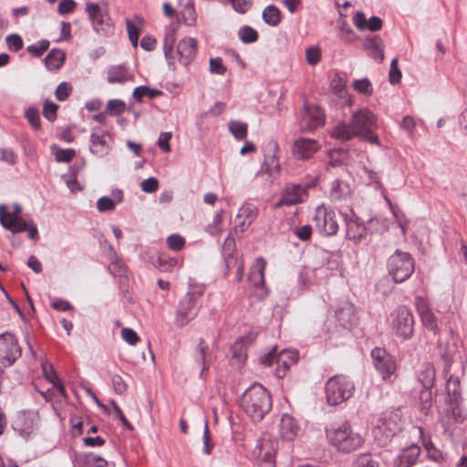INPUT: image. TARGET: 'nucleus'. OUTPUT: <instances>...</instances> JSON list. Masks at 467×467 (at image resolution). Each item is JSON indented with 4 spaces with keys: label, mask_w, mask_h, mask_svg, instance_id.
Wrapping results in <instances>:
<instances>
[{
    "label": "nucleus",
    "mask_w": 467,
    "mask_h": 467,
    "mask_svg": "<svg viewBox=\"0 0 467 467\" xmlns=\"http://www.w3.org/2000/svg\"><path fill=\"white\" fill-rule=\"evenodd\" d=\"M25 116L35 130H40V117L38 110L36 109L29 108L28 109H26Z\"/></svg>",
    "instance_id": "nucleus-56"
},
{
    "label": "nucleus",
    "mask_w": 467,
    "mask_h": 467,
    "mask_svg": "<svg viewBox=\"0 0 467 467\" xmlns=\"http://www.w3.org/2000/svg\"><path fill=\"white\" fill-rule=\"evenodd\" d=\"M86 12L91 21L93 29L97 33L107 35L113 30V24L108 13L103 11L98 4H87Z\"/></svg>",
    "instance_id": "nucleus-15"
},
{
    "label": "nucleus",
    "mask_w": 467,
    "mask_h": 467,
    "mask_svg": "<svg viewBox=\"0 0 467 467\" xmlns=\"http://www.w3.org/2000/svg\"><path fill=\"white\" fill-rule=\"evenodd\" d=\"M201 296V292L194 291L187 293L181 299L175 317V322L179 327L187 325L197 316Z\"/></svg>",
    "instance_id": "nucleus-9"
},
{
    "label": "nucleus",
    "mask_w": 467,
    "mask_h": 467,
    "mask_svg": "<svg viewBox=\"0 0 467 467\" xmlns=\"http://www.w3.org/2000/svg\"><path fill=\"white\" fill-rule=\"evenodd\" d=\"M420 410L424 415H428L432 407L431 388H423L419 395Z\"/></svg>",
    "instance_id": "nucleus-42"
},
{
    "label": "nucleus",
    "mask_w": 467,
    "mask_h": 467,
    "mask_svg": "<svg viewBox=\"0 0 467 467\" xmlns=\"http://www.w3.org/2000/svg\"><path fill=\"white\" fill-rule=\"evenodd\" d=\"M401 430V419L398 413L391 412L381 417L373 428L375 440L380 446L387 445Z\"/></svg>",
    "instance_id": "nucleus-7"
},
{
    "label": "nucleus",
    "mask_w": 467,
    "mask_h": 467,
    "mask_svg": "<svg viewBox=\"0 0 467 467\" xmlns=\"http://www.w3.org/2000/svg\"><path fill=\"white\" fill-rule=\"evenodd\" d=\"M420 454V448L418 445H410L404 448L396 456L394 461L395 467H412Z\"/></svg>",
    "instance_id": "nucleus-25"
},
{
    "label": "nucleus",
    "mask_w": 467,
    "mask_h": 467,
    "mask_svg": "<svg viewBox=\"0 0 467 467\" xmlns=\"http://www.w3.org/2000/svg\"><path fill=\"white\" fill-rule=\"evenodd\" d=\"M326 436L330 445L345 453L359 449L364 443L363 436L354 431L350 424L346 421L327 427Z\"/></svg>",
    "instance_id": "nucleus-2"
},
{
    "label": "nucleus",
    "mask_w": 467,
    "mask_h": 467,
    "mask_svg": "<svg viewBox=\"0 0 467 467\" xmlns=\"http://www.w3.org/2000/svg\"><path fill=\"white\" fill-rule=\"evenodd\" d=\"M179 23H171L165 28L163 39V51L170 67H174L173 47L176 41V34Z\"/></svg>",
    "instance_id": "nucleus-24"
},
{
    "label": "nucleus",
    "mask_w": 467,
    "mask_h": 467,
    "mask_svg": "<svg viewBox=\"0 0 467 467\" xmlns=\"http://www.w3.org/2000/svg\"><path fill=\"white\" fill-rule=\"evenodd\" d=\"M352 467H379V464L370 454L366 453L358 455L354 461Z\"/></svg>",
    "instance_id": "nucleus-51"
},
{
    "label": "nucleus",
    "mask_w": 467,
    "mask_h": 467,
    "mask_svg": "<svg viewBox=\"0 0 467 467\" xmlns=\"http://www.w3.org/2000/svg\"><path fill=\"white\" fill-rule=\"evenodd\" d=\"M316 230L324 236H333L338 231V223L333 210L320 205L317 207L313 218Z\"/></svg>",
    "instance_id": "nucleus-11"
},
{
    "label": "nucleus",
    "mask_w": 467,
    "mask_h": 467,
    "mask_svg": "<svg viewBox=\"0 0 467 467\" xmlns=\"http://www.w3.org/2000/svg\"><path fill=\"white\" fill-rule=\"evenodd\" d=\"M447 393L451 403H457L461 395V381L457 376L450 375L446 383Z\"/></svg>",
    "instance_id": "nucleus-38"
},
{
    "label": "nucleus",
    "mask_w": 467,
    "mask_h": 467,
    "mask_svg": "<svg viewBox=\"0 0 467 467\" xmlns=\"http://www.w3.org/2000/svg\"><path fill=\"white\" fill-rule=\"evenodd\" d=\"M325 124V113L317 105L305 104L301 117V128L304 131H314Z\"/></svg>",
    "instance_id": "nucleus-17"
},
{
    "label": "nucleus",
    "mask_w": 467,
    "mask_h": 467,
    "mask_svg": "<svg viewBox=\"0 0 467 467\" xmlns=\"http://www.w3.org/2000/svg\"><path fill=\"white\" fill-rule=\"evenodd\" d=\"M241 407L254 421H260L272 408L269 391L261 384H252L243 394Z\"/></svg>",
    "instance_id": "nucleus-1"
},
{
    "label": "nucleus",
    "mask_w": 467,
    "mask_h": 467,
    "mask_svg": "<svg viewBox=\"0 0 467 467\" xmlns=\"http://www.w3.org/2000/svg\"><path fill=\"white\" fill-rule=\"evenodd\" d=\"M238 36L241 41L245 44L254 43L259 37L257 31L249 26L241 27Z\"/></svg>",
    "instance_id": "nucleus-46"
},
{
    "label": "nucleus",
    "mask_w": 467,
    "mask_h": 467,
    "mask_svg": "<svg viewBox=\"0 0 467 467\" xmlns=\"http://www.w3.org/2000/svg\"><path fill=\"white\" fill-rule=\"evenodd\" d=\"M177 264V260L171 257H169L168 255L164 254H161L158 255L156 261L154 262V265L161 270V271H169L173 266H175Z\"/></svg>",
    "instance_id": "nucleus-48"
},
{
    "label": "nucleus",
    "mask_w": 467,
    "mask_h": 467,
    "mask_svg": "<svg viewBox=\"0 0 467 467\" xmlns=\"http://www.w3.org/2000/svg\"><path fill=\"white\" fill-rule=\"evenodd\" d=\"M49 47V41L47 39L40 40L37 44L30 45L26 47V50L31 55L39 57H41Z\"/></svg>",
    "instance_id": "nucleus-50"
},
{
    "label": "nucleus",
    "mask_w": 467,
    "mask_h": 467,
    "mask_svg": "<svg viewBox=\"0 0 467 467\" xmlns=\"http://www.w3.org/2000/svg\"><path fill=\"white\" fill-rule=\"evenodd\" d=\"M321 149V144L314 139L298 138L291 147L292 155L297 160H309Z\"/></svg>",
    "instance_id": "nucleus-18"
},
{
    "label": "nucleus",
    "mask_w": 467,
    "mask_h": 467,
    "mask_svg": "<svg viewBox=\"0 0 467 467\" xmlns=\"http://www.w3.org/2000/svg\"><path fill=\"white\" fill-rule=\"evenodd\" d=\"M65 53L58 48H53L45 57L46 67L49 70H57L61 67L65 61Z\"/></svg>",
    "instance_id": "nucleus-35"
},
{
    "label": "nucleus",
    "mask_w": 467,
    "mask_h": 467,
    "mask_svg": "<svg viewBox=\"0 0 467 467\" xmlns=\"http://www.w3.org/2000/svg\"><path fill=\"white\" fill-rule=\"evenodd\" d=\"M131 78L132 76L123 65H118L109 69L107 80L110 84H123L131 79Z\"/></svg>",
    "instance_id": "nucleus-31"
},
{
    "label": "nucleus",
    "mask_w": 467,
    "mask_h": 467,
    "mask_svg": "<svg viewBox=\"0 0 467 467\" xmlns=\"http://www.w3.org/2000/svg\"><path fill=\"white\" fill-rule=\"evenodd\" d=\"M207 345L204 343V340L202 338L199 339L198 345L195 349L194 354V360L195 362L202 366V370L200 373V377H202V374L205 370H208L209 366L207 364L206 360V351H207Z\"/></svg>",
    "instance_id": "nucleus-39"
},
{
    "label": "nucleus",
    "mask_w": 467,
    "mask_h": 467,
    "mask_svg": "<svg viewBox=\"0 0 467 467\" xmlns=\"http://www.w3.org/2000/svg\"><path fill=\"white\" fill-rule=\"evenodd\" d=\"M351 124L357 137H363L371 143L379 144V137L373 132L377 125V118L372 111L362 109L354 112L351 117Z\"/></svg>",
    "instance_id": "nucleus-5"
},
{
    "label": "nucleus",
    "mask_w": 467,
    "mask_h": 467,
    "mask_svg": "<svg viewBox=\"0 0 467 467\" xmlns=\"http://www.w3.org/2000/svg\"><path fill=\"white\" fill-rule=\"evenodd\" d=\"M234 10L239 14H245L252 6V0H228Z\"/></svg>",
    "instance_id": "nucleus-63"
},
{
    "label": "nucleus",
    "mask_w": 467,
    "mask_h": 467,
    "mask_svg": "<svg viewBox=\"0 0 467 467\" xmlns=\"http://www.w3.org/2000/svg\"><path fill=\"white\" fill-rule=\"evenodd\" d=\"M349 193V189L348 184L339 180H335L332 182L331 190H330V197L334 201H339Z\"/></svg>",
    "instance_id": "nucleus-41"
},
{
    "label": "nucleus",
    "mask_w": 467,
    "mask_h": 467,
    "mask_svg": "<svg viewBox=\"0 0 467 467\" xmlns=\"http://www.w3.org/2000/svg\"><path fill=\"white\" fill-rule=\"evenodd\" d=\"M419 380L423 388H432L435 381V368L431 363H424L419 372Z\"/></svg>",
    "instance_id": "nucleus-36"
},
{
    "label": "nucleus",
    "mask_w": 467,
    "mask_h": 467,
    "mask_svg": "<svg viewBox=\"0 0 467 467\" xmlns=\"http://www.w3.org/2000/svg\"><path fill=\"white\" fill-rule=\"evenodd\" d=\"M111 141L112 138L109 132L94 129L90 134V151L99 157H104L110 150Z\"/></svg>",
    "instance_id": "nucleus-20"
},
{
    "label": "nucleus",
    "mask_w": 467,
    "mask_h": 467,
    "mask_svg": "<svg viewBox=\"0 0 467 467\" xmlns=\"http://www.w3.org/2000/svg\"><path fill=\"white\" fill-rule=\"evenodd\" d=\"M416 306L423 327L432 331L434 334H437L439 332L437 317L431 310L425 300L418 297Z\"/></svg>",
    "instance_id": "nucleus-23"
},
{
    "label": "nucleus",
    "mask_w": 467,
    "mask_h": 467,
    "mask_svg": "<svg viewBox=\"0 0 467 467\" xmlns=\"http://www.w3.org/2000/svg\"><path fill=\"white\" fill-rule=\"evenodd\" d=\"M182 5L180 11L183 23L188 26H193L196 24L197 15L192 0H178Z\"/></svg>",
    "instance_id": "nucleus-32"
},
{
    "label": "nucleus",
    "mask_w": 467,
    "mask_h": 467,
    "mask_svg": "<svg viewBox=\"0 0 467 467\" xmlns=\"http://www.w3.org/2000/svg\"><path fill=\"white\" fill-rule=\"evenodd\" d=\"M275 348L261 357V363L265 365H272L276 362L275 376L282 379L285 376L286 370L298 359V354L295 350L283 349L279 354L275 353Z\"/></svg>",
    "instance_id": "nucleus-10"
},
{
    "label": "nucleus",
    "mask_w": 467,
    "mask_h": 467,
    "mask_svg": "<svg viewBox=\"0 0 467 467\" xmlns=\"http://www.w3.org/2000/svg\"><path fill=\"white\" fill-rule=\"evenodd\" d=\"M415 127L416 122L414 119L409 115L403 117L401 122L400 123V128L404 130L410 138L414 136Z\"/></svg>",
    "instance_id": "nucleus-52"
},
{
    "label": "nucleus",
    "mask_w": 467,
    "mask_h": 467,
    "mask_svg": "<svg viewBox=\"0 0 467 467\" xmlns=\"http://www.w3.org/2000/svg\"><path fill=\"white\" fill-rule=\"evenodd\" d=\"M7 216H9V213L6 205L0 204V223L5 229L14 234L27 230L28 224L23 218L15 216L7 219Z\"/></svg>",
    "instance_id": "nucleus-22"
},
{
    "label": "nucleus",
    "mask_w": 467,
    "mask_h": 467,
    "mask_svg": "<svg viewBox=\"0 0 467 467\" xmlns=\"http://www.w3.org/2000/svg\"><path fill=\"white\" fill-rule=\"evenodd\" d=\"M58 106L53 102L46 100L43 108V116L49 121H54L57 118Z\"/></svg>",
    "instance_id": "nucleus-59"
},
{
    "label": "nucleus",
    "mask_w": 467,
    "mask_h": 467,
    "mask_svg": "<svg viewBox=\"0 0 467 467\" xmlns=\"http://www.w3.org/2000/svg\"><path fill=\"white\" fill-rule=\"evenodd\" d=\"M346 236L348 240L354 242L355 244H359L368 234V229L357 215L351 211V214H345Z\"/></svg>",
    "instance_id": "nucleus-19"
},
{
    "label": "nucleus",
    "mask_w": 467,
    "mask_h": 467,
    "mask_svg": "<svg viewBox=\"0 0 467 467\" xmlns=\"http://www.w3.org/2000/svg\"><path fill=\"white\" fill-rule=\"evenodd\" d=\"M388 270L396 283H402L414 273V259L410 254L397 249L388 259Z\"/></svg>",
    "instance_id": "nucleus-4"
},
{
    "label": "nucleus",
    "mask_w": 467,
    "mask_h": 467,
    "mask_svg": "<svg viewBox=\"0 0 467 467\" xmlns=\"http://www.w3.org/2000/svg\"><path fill=\"white\" fill-rule=\"evenodd\" d=\"M76 151L73 149H63L57 150L55 153L56 161L58 162H69L74 156Z\"/></svg>",
    "instance_id": "nucleus-62"
},
{
    "label": "nucleus",
    "mask_w": 467,
    "mask_h": 467,
    "mask_svg": "<svg viewBox=\"0 0 467 467\" xmlns=\"http://www.w3.org/2000/svg\"><path fill=\"white\" fill-rule=\"evenodd\" d=\"M305 194V189L301 185L294 184L288 186L286 187L285 194L282 196L275 206H292L302 202Z\"/></svg>",
    "instance_id": "nucleus-26"
},
{
    "label": "nucleus",
    "mask_w": 467,
    "mask_h": 467,
    "mask_svg": "<svg viewBox=\"0 0 467 467\" xmlns=\"http://www.w3.org/2000/svg\"><path fill=\"white\" fill-rule=\"evenodd\" d=\"M37 423V413L31 410H22L16 413L12 427L22 438L28 439L36 431Z\"/></svg>",
    "instance_id": "nucleus-14"
},
{
    "label": "nucleus",
    "mask_w": 467,
    "mask_h": 467,
    "mask_svg": "<svg viewBox=\"0 0 467 467\" xmlns=\"http://www.w3.org/2000/svg\"><path fill=\"white\" fill-rule=\"evenodd\" d=\"M264 161L257 174L265 173L272 180L281 172L280 148L275 140H268L263 147Z\"/></svg>",
    "instance_id": "nucleus-8"
},
{
    "label": "nucleus",
    "mask_w": 467,
    "mask_h": 467,
    "mask_svg": "<svg viewBox=\"0 0 467 467\" xmlns=\"http://www.w3.org/2000/svg\"><path fill=\"white\" fill-rule=\"evenodd\" d=\"M371 358L375 368L383 380L389 379L396 371V359L385 348H375L371 350Z\"/></svg>",
    "instance_id": "nucleus-13"
},
{
    "label": "nucleus",
    "mask_w": 467,
    "mask_h": 467,
    "mask_svg": "<svg viewBox=\"0 0 467 467\" xmlns=\"http://www.w3.org/2000/svg\"><path fill=\"white\" fill-rule=\"evenodd\" d=\"M299 427L296 420L288 415L284 414L280 420V435L285 441H293L298 434Z\"/></svg>",
    "instance_id": "nucleus-28"
},
{
    "label": "nucleus",
    "mask_w": 467,
    "mask_h": 467,
    "mask_svg": "<svg viewBox=\"0 0 467 467\" xmlns=\"http://www.w3.org/2000/svg\"><path fill=\"white\" fill-rule=\"evenodd\" d=\"M162 95V91L156 89V88H150L147 86H139L133 90V98L137 101H141L143 97H148L149 99H154L156 97H159Z\"/></svg>",
    "instance_id": "nucleus-43"
},
{
    "label": "nucleus",
    "mask_w": 467,
    "mask_h": 467,
    "mask_svg": "<svg viewBox=\"0 0 467 467\" xmlns=\"http://www.w3.org/2000/svg\"><path fill=\"white\" fill-rule=\"evenodd\" d=\"M126 105L121 99H110L106 106V113L109 116H117L125 111Z\"/></svg>",
    "instance_id": "nucleus-47"
},
{
    "label": "nucleus",
    "mask_w": 467,
    "mask_h": 467,
    "mask_svg": "<svg viewBox=\"0 0 467 467\" xmlns=\"http://www.w3.org/2000/svg\"><path fill=\"white\" fill-rule=\"evenodd\" d=\"M262 17L268 26H276L281 21V12L275 5H269L263 10Z\"/></svg>",
    "instance_id": "nucleus-40"
},
{
    "label": "nucleus",
    "mask_w": 467,
    "mask_h": 467,
    "mask_svg": "<svg viewBox=\"0 0 467 467\" xmlns=\"http://www.w3.org/2000/svg\"><path fill=\"white\" fill-rule=\"evenodd\" d=\"M5 41H6L8 48L11 51L18 52L19 50H21L23 48V46H24L23 40H22L21 36L17 34H11V35L7 36L5 38Z\"/></svg>",
    "instance_id": "nucleus-53"
},
{
    "label": "nucleus",
    "mask_w": 467,
    "mask_h": 467,
    "mask_svg": "<svg viewBox=\"0 0 467 467\" xmlns=\"http://www.w3.org/2000/svg\"><path fill=\"white\" fill-rule=\"evenodd\" d=\"M353 88L356 91L364 95L369 96L373 93L372 84L367 78L355 80L353 83Z\"/></svg>",
    "instance_id": "nucleus-49"
},
{
    "label": "nucleus",
    "mask_w": 467,
    "mask_h": 467,
    "mask_svg": "<svg viewBox=\"0 0 467 467\" xmlns=\"http://www.w3.org/2000/svg\"><path fill=\"white\" fill-rule=\"evenodd\" d=\"M168 246L174 251H180L185 244V240L180 234H173L167 238Z\"/></svg>",
    "instance_id": "nucleus-57"
},
{
    "label": "nucleus",
    "mask_w": 467,
    "mask_h": 467,
    "mask_svg": "<svg viewBox=\"0 0 467 467\" xmlns=\"http://www.w3.org/2000/svg\"><path fill=\"white\" fill-rule=\"evenodd\" d=\"M391 330L401 340H408L414 334V317L405 306H398L390 315Z\"/></svg>",
    "instance_id": "nucleus-6"
},
{
    "label": "nucleus",
    "mask_w": 467,
    "mask_h": 467,
    "mask_svg": "<svg viewBox=\"0 0 467 467\" xmlns=\"http://www.w3.org/2000/svg\"><path fill=\"white\" fill-rule=\"evenodd\" d=\"M336 317L344 328L350 329L357 322L354 306L349 303H344L337 311Z\"/></svg>",
    "instance_id": "nucleus-27"
},
{
    "label": "nucleus",
    "mask_w": 467,
    "mask_h": 467,
    "mask_svg": "<svg viewBox=\"0 0 467 467\" xmlns=\"http://www.w3.org/2000/svg\"><path fill=\"white\" fill-rule=\"evenodd\" d=\"M202 439H203L202 452L204 454L209 455V454L212 453V451H213V448L214 446V443L212 441L207 421L204 422V430H203V437H202Z\"/></svg>",
    "instance_id": "nucleus-58"
},
{
    "label": "nucleus",
    "mask_w": 467,
    "mask_h": 467,
    "mask_svg": "<svg viewBox=\"0 0 467 467\" xmlns=\"http://www.w3.org/2000/svg\"><path fill=\"white\" fill-rule=\"evenodd\" d=\"M84 462L87 464L90 465V467H107L108 466V462L105 459H103L92 452H89V453H87L84 455Z\"/></svg>",
    "instance_id": "nucleus-54"
},
{
    "label": "nucleus",
    "mask_w": 467,
    "mask_h": 467,
    "mask_svg": "<svg viewBox=\"0 0 467 467\" xmlns=\"http://www.w3.org/2000/svg\"><path fill=\"white\" fill-rule=\"evenodd\" d=\"M365 47L368 52V56L375 60L381 62L384 58L383 41L378 36L368 37L365 42Z\"/></svg>",
    "instance_id": "nucleus-30"
},
{
    "label": "nucleus",
    "mask_w": 467,
    "mask_h": 467,
    "mask_svg": "<svg viewBox=\"0 0 467 467\" xmlns=\"http://www.w3.org/2000/svg\"><path fill=\"white\" fill-rule=\"evenodd\" d=\"M72 92V86L67 82H61L55 92L57 100L64 101Z\"/></svg>",
    "instance_id": "nucleus-55"
},
{
    "label": "nucleus",
    "mask_w": 467,
    "mask_h": 467,
    "mask_svg": "<svg viewBox=\"0 0 467 467\" xmlns=\"http://www.w3.org/2000/svg\"><path fill=\"white\" fill-rule=\"evenodd\" d=\"M465 416L462 413V409L458 406H451V409L447 410L444 418L441 420V423L447 431L450 426L453 423L458 424L463 422Z\"/></svg>",
    "instance_id": "nucleus-33"
},
{
    "label": "nucleus",
    "mask_w": 467,
    "mask_h": 467,
    "mask_svg": "<svg viewBox=\"0 0 467 467\" xmlns=\"http://www.w3.org/2000/svg\"><path fill=\"white\" fill-rule=\"evenodd\" d=\"M109 258L111 260V263L109 265V271L116 276L124 275L126 272V266L124 263L119 259L116 251L111 245L109 246Z\"/></svg>",
    "instance_id": "nucleus-37"
},
{
    "label": "nucleus",
    "mask_w": 467,
    "mask_h": 467,
    "mask_svg": "<svg viewBox=\"0 0 467 467\" xmlns=\"http://www.w3.org/2000/svg\"><path fill=\"white\" fill-rule=\"evenodd\" d=\"M265 261L259 257L256 259L249 273V280L254 287V295L258 300L265 299L268 295L265 282Z\"/></svg>",
    "instance_id": "nucleus-16"
},
{
    "label": "nucleus",
    "mask_w": 467,
    "mask_h": 467,
    "mask_svg": "<svg viewBox=\"0 0 467 467\" xmlns=\"http://www.w3.org/2000/svg\"><path fill=\"white\" fill-rule=\"evenodd\" d=\"M22 354L15 335L5 332L0 335V360L5 367L12 366Z\"/></svg>",
    "instance_id": "nucleus-12"
},
{
    "label": "nucleus",
    "mask_w": 467,
    "mask_h": 467,
    "mask_svg": "<svg viewBox=\"0 0 467 467\" xmlns=\"http://www.w3.org/2000/svg\"><path fill=\"white\" fill-rule=\"evenodd\" d=\"M111 382H112L114 391L117 394L122 395L127 391L128 386H127L126 382L123 380L121 376L117 375V374L113 375L111 377Z\"/></svg>",
    "instance_id": "nucleus-64"
},
{
    "label": "nucleus",
    "mask_w": 467,
    "mask_h": 467,
    "mask_svg": "<svg viewBox=\"0 0 467 467\" xmlns=\"http://www.w3.org/2000/svg\"><path fill=\"white\" fill-rule=\"evenodd\" d=\"M125 23L128 35L140 36L144 26V20L142 17L134 16L131 18H126Z\"/></svg>",
    "instance_id": "nucleus-44"
},
{
    "label": "nucleus",
    "mask_w": 467,
    "mask_h": 467,
    "mask_svg": "<svg viewBox=\"0 0 467 467\" xmlns=\"http://www.w3.org/2000/svg\"><path fill=\"white\" fill-rule=\"evenodd\" d=\"M331 138L340 140L342 142L350 140L357 137L351 122L349 124L341 121L335 125L329 131Z\"/></svg>",
    "instance_id": "nucleus-29"
},
{
    "label": "nucleus",
    "mask_w": 467,
    "mask_h": 467,
    "mask_svg": "<svg viewBox=\"0 0 467 467\" xmlns=\"http://www.w3.org/2000/svg\"><path fill=\"white\" fill-rule=\"evenodd\" d=\"M42 371L45 379L53 384L62 397L66 396V389L62 382L59 380L53 366L51 364H42Z\"/></svg>",
    "instance_id": "nucleus-34"
},
{
    "label": "nucleus",
    "mask_w": 467,
    "mask_h": 467,
    "mask_svg": "<svg viewBox=\"0 0 467 467\" xmlns=\"http://www.w3.org/2000/svg\"><path fill=\"white\" fill-rule=\"evenodd\" d=\"M321 59V51L318 47H310L306 51V60L308 65H317Z\"/></svg>",
    "instance_id": "nucleus-61"
},
{
    "label": "nucleus",
    "mask_w": 467,
    "mask_h": 467,
    "mask_svg": "<svg viewBox=\"0 0 467 467\" xmlns=\"http://www.w3.org/2000/svg\"><path fill=\"white\" fill-rule=\"evenodd\" d=\"M402 74L398 67V58H393L390 64L389 78L391 84H398L401 79Z\"/></svg>",
    "instance_id": "nucleus-60"
},
{
    "label": "nucleus",
    "mask_w": 467,
    "mask_h": 467,
    "mask_svg": "<svg viewBox=\"0 0 467 467\" xmlns=\"http://www.w3.org/2000/svg\"><path fill=\"white\" fill-rule=\"evenodd\" d=\"M229 130L237 140H244L247 136V124L240 121L232 120L229 122Z\"/></svg>",
    "instance_id": "nucleus-45"
},
{
    "label": "nucleus",
    "mask_w": 467,
    "mask_h": 467,
    "mask_svg": "<svg viewBox=\"0 0 467 467\" xmlns=\"http://www.w3.org/2000/svg\"><path fill=\"white\" fill-rule=\"evenodd\" d=\"M197 41L192 37H184L177 45L179 62L187 67L194 59L197 54Z\"/></svg>",
    "instance_id": "nucleus-21"
},
{
    "label": "nucleus",
    "mask_w": 467,
    "mask_h": 467,
    "mask_svg": "<svg viewBox=\"0 0 467 467\" xmlns=\"http://www.w3.org/2000/svg\"><path fill=\"white\" fill-rule=\"evenodd\" d=\"M354 389V383L348 377L333 376L325 385L327 401L331 406H337L351 398Z\"/></svg>",
    "instance_id": "nucleus-3"
}]
</instances>
